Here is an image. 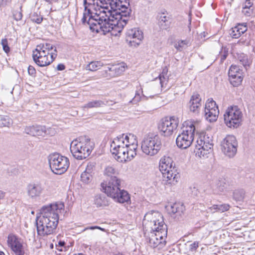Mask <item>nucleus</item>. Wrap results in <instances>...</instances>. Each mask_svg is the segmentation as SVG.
Listing matches in <instances>:
<instances>
[{
  "label": "nucleus",
  "instance_id": "obj_3",
  "mask_svg": "<svg viewBox=\"0 0 255 255\" xmlns=\"http://www.w3.org/2000/svg\"><path fill=\"white\" fill-rule=\"evenodd\" d=\"M92 145L90 139L81 137L73 140L70 144V151L73 157L78 160L88 157L91 153Z\"/></svg>",
  "mask_w": 255,
  "mask_h": 255
},
{
  "label": "nucleus",
  "instance_id": "obj_60",
  "mask_svg": "<svg viewBox=\"0 0 255 255\" xmlns=\"http://www.w3.org/2000/svg\"><path fill=\"white\" fill-rule=\"evenodd\" d=\"M28 73L30 76L35 77L36 75V70L34 67L30 65L28 67Z\"/></svg>",
  "mask_w": 255,
  "mask_h": 255
},
{
  "label": "nucleus",
  "instance_id": "obj_22",
  "mask_svg": "<svg viewBox=\"0 0 255 255\" xmlns=\"http://www.w3.org/2000/svg\"><path fill=\"white\" fill-rule=\"evenodd\" d=\"M248 29L246 24L245 23L238 24L237 26L232 28L230 32L231 36L233 38H238L244 34Z\"/></svg>",
  "mask_w": 255,
  "mask_h": 255
},
{
  "label": "nucleus",
  "instance_id": "obj_4",
  "mask_svg": "<svg viewBox=\"0 0 255 255\" xmlns=\"http://www.w3.org/2000/svg\"><path fill=\"white\" fill-rule=\"evenodd\" d=\"M172 159L169 157L161 158L159 162V170L162 174L163 177L166 179V184H174L177 182V174L175 164Z\"/></svg>",
  "mask_w": 255,
  "mask_h": 255
},
{
  "label": "nucleus",
  "instance_id": "obj_59",
  "mask_svg": "<svg viewBox=\"0 0 255 255\" xmlns=\"http://www.w3.org/2000/svg\"><path fill=\"white\" fill-rule=\"evenodd\" d=\"M253 3L251 0H245V1L243 3L242 7L244 8H253Z\"/></svg>",
  "mask_w": 255,
  "mask_h": 255
},
{
  "label": "nucleus",
  "instance_id": "obj_2",
  "mask_svg": "<svg viewBox=\"0 0 255 255\" xmlns=\"http://www.w3.org/2000/svg\"><path fill=\"white\" fill-rule=\"evenodd\" d=\"M111 15V14H110ZM114 14L109 16L106 14V12L103 9L101 15H97V19H95L92 23H91L90 29L92 31L97 33L102 32L105 35L113 30L121 32L127 24L129 16H121L122 15Z\"/></svg>",
  "mask_w": 255,
  "mask_h": 255
},
{
  "label": "nucleus",
  "instance_id": "obj_58",
  "mask_svg": "<svg viewBox=\"0 0 255 255\" xmlns=\"http://www.w3.org/2000/svg\"><path fill=\"white\" fill-rule=\"evenodd\" d=\"M116 141L114 139L113 141L111 144V151L113 152V151H115L118 148H120V145H118L117 143H116Z\"/></svg>",
  "mask_w": 255,
  "mask_h": 255
},
{
  "label": "nucleus",
  "instance_id": "obj_7",
  "mask_svg": "<svg viewBox=\"0 0 255 255\" xmlns=\"http://www.w3.org/2000/svg\"><path fill=\"white\" fill-rule=\"evenodd\" d=\"M242 117V113L238 106H230L224 115V122L229 128H237L241 125Z\"/></svg>",
  "mask_w": 255,
  "mask_h": 255
},
{
  "label": "nucleus",
  "instance_id": "obj_1",
  "mask_svg": "<svg viewBox=\"0 0 255 255\" xmlns=\"http://www.w3.org/2000/svg\"><path fill=\"white\" fill-rule=\"evenodd\" d=\"M63 208V204L57 203L41 208V215L37 216L35 220L38 235L44 236L55 232L59 221L58 214Z\"/></svg>",
  "mask_w": 255,
  "mask_h": 255
},
{
  "label": "nucleus",
  "instance_id": "obj_21",
  "mask_svg": "<svg viewBox=\"0 0 255 255\" xmlns=\"http://www.w3.org/2000/svg\"><path fill=\"white\" fill-rule=\"evenodd\" d=\"M116 194V197H112L115 201L122 204L131 203L130 195L124 189H120Z\"/></svg>",
  "mask_w": 255,
  "mask_h": 255
},
{
  "label": "nucleus",
  "instance_id": "obj_64",
  "mask_svg": "<svg viewBox=\"0 0 255 255\" xmlns=\"http://www.w3.org/2000/svg\"><path fill=\"white\" fill-rule=\"evenodd\" d=\"M99 228H100V226H90V227L85 228L84 229L83 231H86L87 230H93L95 229H100Z\"/></svg>",
  "mask_w": 255,
  "mask_h": 255
},
{
  "label": "nucleus",
  "instance_id": "obj_38",
  "mask_svg": "<svg viewBox=\"0 0 255 255\" xmlns=\"http://www.w3.org/2000/svg\"><path fill=\"white\" fill-rule=\"evenodd\" d=\"M168 73V69L167 67H165L163 70L161 74L158 76V78L160 80V83L161 84V87L163 86V83L166 81H167L168 78H167V74Z\"/></svg>",
  "mask_w": 255,
  "mask_h": 255
},
{
  "label": "nucleus",
  "instance_id": "obj_54",
  "mask_svg": "<svg viewBox=\"0 0 255 255\" xmlns=\"http://www.w3.org/2000/svg\"><path fill=\"white\" fill-rule=\"evenodd\" d=\"M95 163L94 162H89L88 163L85 171L92 173L95 168Z\"/></svg>",
  "mask_w": 255,
  "mask_h": 255
},
{
  "label": "nucleus",
  "instance_id": "obj_36",
  "mask_svg": "<svg viewBox=\"0 0 255 255\" xmlns=\"http://www.w3.org/2000/svg\"><path fill=\"white\" fill-rule=\"evenodd\" d=\"M31 20L37 24H40L43 20V17L40 15V13L34 12L30 16Z\"/></svg>",
  "mask_w": 255,
  "mask_h": 255
},
{
  "label": "nucleus",
  "instance_id": "obj_42",
  "mask_svg": "<svg viewBox=\"0 0 255 255\" xmlns=\"http://www.w3.org/2000/svg\"><path fill=\"white\" fill-rule=\"evenodd\" d=\"M35 51L37 52V57H42V56H49L50 55V53L48 52H47L45 50L43 49L41 45H39L37 46V48L35 49Z\"/></svg>",
  "mask_w": 255,
  "mask_h": 255
},
{
  "label": "nucleus",
  "instance_id": "obj_12",
  "mask_svg": "<svg viewBox=\"0 0 255 255\" xmlns=\"http://www.w3.org/2000/svg\"><path fill=\"white\" fill-rule=\"evenodd\" d=\"M7 243L8 247L10 248L15 255H26L21 239L15 235L9 234Z\"/></svg>",
  "mask_w": 255,
  "mask_h": 255
},
{
  "label": "nucleus",
  "instance_id": "obj_26",
  "mask_svg": "<svg viewBox=\"0 0 255 255\" xmlns=\"http://www.w3.org/2000/svg\"><path fill=\"white\" fill-rule=\"evenodd\" d=\"M219 114L218 108L211 110H205L206 119L210 122H213L217 120Z\"/></svg>",
  "mask_w": 255,
  "mask_h": 255
},
{
  "label": "nucleus",
  "instance_id": "obj_57",
  "mask_svg": "<svg viewBox=\"0 0 255 255\" xmlns=\"http://www.w3.org/2000/svg\"><path fill=\"white\" fill-rule=\"evenodd\" d=\"M140 99H141V97H140L139 94L138 93H136L134 97L130 101V102L132 103L133 104H135L140 101Z\"/></svg>",
  "mask_w": 255,
  "mask_h": 255
},
{
  "label": "nucleus",
  "instance_id": "obj_34",
  "mask_svg": "<svg viewBox=\"0 0 255 255\" xmlns=\"http://www.w3.org/2000/svg\"><path fill=\"white\" fill-rule=\"evenodd\" d=\"M229 55V48L226 46H222L219 52L218 56L220 57V63H223Z\"/></svg>",
  "mask_w": 255,
  "mask_h": 255
},
{
  "label": "nucleus",
  "instance_id": "obj_24",
  "mask_svg": "<svg viewBox=\"0 0 255 255\" xmlns=\"http://www.w3.org/2000/svg\"><path fill=\"white\" fill-rule=\"evenodd\" d=\"M185 210L183 204L180 202H176L171 205L169 212L173 215L176 214V216H181Z\"/></svg>",
  "mask_w": 255,
  "mask_h": 255
},
{
  "label": "nucleus",
  "instance_id": "obj_61",
  "mask_svg": "<svg viewBox=\"0 0 255 255\" xmlns=\"http://www.w3.org/2000/svg\"><path fill=\"white\" fill-rule=\"evenodd\" d=\"M125 148L126 149V150H124L123 152V157H120V162H127V159L126 158L127 153L128 152V150H127V148L125 146Z\"/></svg>",
  "mask_w": 255,
  "mask_h": 255
},
{
  "label": "nucleus",
  "instance_id": "obj_25",
  "mask_svg": "<svg viewBox=\"0 0 255 255\" xmlns=\"http://www.w3.org/2000/svg\"><path fill=\"white\" fill-rule=\"evenodd\" d=\"M230 207V206L228 204L213 205V206L208 207L207 212L215 213L216 212H224L228 211Z\"/></svg>",
  "mask_w": 255,
  "mask_h": 255
},
{
  "label": "nucleus",
  "instance_id": "obj_13",
  "mask_svg": "<svg viewBox=\"0 0 255 255\" xmlns=\"http://www.w3.org/2000/svg\"><path fill=\"white\" fill-rule=\"evenodd\" d=\"M229 80L234 87L240 85L243 79L242 70L236 65H232L228 72Z\"/></svg>",
  "mask_w": 255,
  "mask_h": 255
},
{
  "label": "nucleus",
  "instance_id": "obj_29",
  "mask_svg": "<svg viewBox=\"0 0 255 255\" xmlns=\"http://www.w3.org/2000/svg\"><path fill=\"white\" fill-rule=\"evenodd\" d=\"M235 57L246 68L249 67L251 62L249 60L248 56L243 53H237Z\"/></svg>",
  "mask_w": 255,
  "mask_h": 255
},
{
  "label": "nucleus",
  "instance_id": "obj_23",
  "mask_svg": "<svg viewBox=\"0 0 255 255\" xmlns=\"http://www.w3.org/2000/svg\"><path fill=\"white\" fill-rule=\"evenodd\" d=\"M94 204L97 208H104L109 205V202L105 195L100 194L94 197Z\"/></svg>",
  "mask_w": 255,
  "mask_h": 255
},
{
  "label": "nucleus",
  "instance_id": "obj_51",
  "mask_svg": "<svg viewBox=\"0 0 255 255\" xmlns=\"http://www.w3.org/2000/svg\"><path fill=\"white\" fill-rule=\"evenodd\" d=\"M253 8H244L242 7V13L247 16H251L253 13Z\"/></svg>",
  "mask_w": 255,
  "mask_h": 255
},
{
  "label": "nucleus",
  "instance_id": "obj_31",
  "mask_svg": "<svg viewBox=\"0 0 255 255\" xmlns=\"http://www.w3.org/2000/svg\"><path fill=\"white\" fill-rule=\"evenodd\" d=\"M245 194V192L242 189L235 190L233 192V199L236 202H243Z\"/></svg>",
  "mask_w": 255,
  "mask_h": 255
},
{
  "label": "nucleus",
  "instance_id": "obj_33",
  "mask_svg": "<svg viewBox=\"0 0 255 255\" xmlns=\"http://www.w3.org/2000/svg\"><path fill=\"white\" fill-rule=\"evenodd\" d=\"M12 124V120L7 116L0 115V127H9Z\"/></svg>",
  "mask_w": 255,
  "mask_h": 255
},
{
  "label": "nucleus",
  "instance_id": "obj_62",
  "mask_svg": "<svg viewBox=\"0 0 255 255\" xmlns=\"http://www.w3.org/2000/svg\"><path fill=\"white\" fill-rule=\"evenodd\" d=\"M66 243L63 241H59L58 244H56V249L59 251H62V247H64Z\"/></svg>",
  "mask_w": 255,
  "mask_h": 255
},
{
  "label": "nucleus",
  "instance_id": "obj_9",
  "mask_svg": "<svg viewBox=\"0 0 255 255\" xmlns=\"http://www.w3.org/2000/svg\"><path fill=\"white\" fill-rule=\"evenodd\" d=\"M121 180L117 176H112L108 178L107 181L101 184L102 190L108 196L115 197L117 196L116 193L121 189Z\"/></svg>",
  "mask_w": 255,
  "mask_h": 255
},
{
  "label": "nucleus",
  "instance_id": "obj_5",
  "mask_svg": "<svg viewBox=\"0 0 255 255\" xmlns=\"http://www.w3.org/2000/svg\"><path fill=\"white\" fill-rule=\"evenodd\" d=\"M48 160L52 171L55 174L64 173L69 167V159L58 153L50 154L48 157Z\"/></svg>",
  "mask_w": 255,
  "mask_h": 255
},
{
  "label": "nucleus",
  "instance_id": "obj_52",
  "mask_svg": "<svg viewBox=\"0 0 255 255\" xmlns=\"http://www.w3.org/2000/svg\"><path fill=\"white\" fill-rule=\"evenodd\" d=\"M121 135H123L124 140L125 141V143H128L129 140L135 141V138L134 137L133 135L129 134V135L122 134Z\"/></svg>",
  "mask_w": 255,
  "mask_h": 255
},
{
  "label": "nucleus",
  "instance_id": "obj_44",
  "mask_svg": "<svg viewBox=\"0 0 255 255\" xmlns=\"http://www.w3.org/2000/svg\"><path fill=\"white\" fill-rule=\"evenodd\" d=\"M188 41L186 40H180L175 44L174 47L178 51H181L184 48L185 46L188 44Z\"/></svg>",
  "mask_w": 255,
  "mask_h": 255
},
{
  "label": "nucleus",
  "instance_id": "obj_49",
  "mask_svg": "<svg viewBox=\"0 0 255 255\" xmlns=\"http://www.w3.org/2000/svg\"><path fill=\"white\" fill-rule=\"evenodd\" d=\"M116 140V143H117L118 145H120V147L121 146H125V141L124 140L123 138V135H119L116 138H114Z\"/></svg>",
  "mask_w": 255,
  "mask_h": 255
},
{
  "label": "nucleus",
  "instance_id": "obj_19",
  "mask_svg": "<svg viewBox=\"0 0 255 255\" xmlns=\"http://www.w3.org/2000/svg\"><path fill=\"white\" fill-rule=\"evenodd\" d=\"M117 9L119 10L115 12V14L122 15L121 16L131 17L132 10L129 3H123L115 2Z\"/></svg>",
  "mask_w": 255,
  "mask_h": 255
},
{
  "label": "nucleus",
  "instance_id": "obj_63",
  "mask_svg": "<svg viewBox=\"0 0 255 255\" xmlns=\"http://www.w3.org/2000/svg\"><path fill=\"white\" fill-rule=\"evenodd\" d=\"M65 69V66L63 64H59L57 66V69L58 71H63Z\"/></svg>",
  "mask_w": 255,
  "mask_h": 255
},
{
  "label": "nucleus",
  "instance_id": "obj_35",
  "mask_svg": "<svg viewBox=\"0 0 255 255\" xmlns=\"http://www.w3.org/2000/svg\"><path fill=\"white\" fill-rule=\"evenodd\" d=\"M201 107V106H199L196 104L195 103H194V101H193L191 99L189 103H188V107L190 111L194 113L196 115L198 114L199 113Z\"/></svg>",
  "mask_w": 255,
  "mask_h": 255
},
{
  "label": "nucleus",
  "instance_id": "obj_39",
  "mask_svg": "<svg viewBox=\"0 0 255 255\" xmlns=\"http://www.w3.org/2000/svg\"><path fill=\"white\" fill-rule=\"evenodd\" d=\"M92 175L90 173L84 171L81 174V180L82 182L85 183H88L92 181Z\"/></svg>",
  "mask_w": 255,
  "mask_h": 255
},
{
  "label": "nucleus",
  "instance_id": "obj_14",
  "mask_svg": "<svg viewBox=\"0 0 255 255\" xmlns=\"http://www.w3.org/2000/svg\"><path fill=\"white\" fill-rule=\"evenodd\" d=\"M186 133L181 132L176 139V143L178 148L181 149H186L192 144L194 136L191 130L186 131Z\"/></svg>",
  "mask_w": 255,
  "mask_h": 255
},
{
  "label": "nucleus",
  "instance_id": "obj_50",
  "mask_svg": "<svg viewBox=\"0 0 255 255\" xmlns=\"http://www.w3.org/2000/svg\"><path fill=\"white\" fill-rule=\"evenodd\" d=\"M136 155V151L134 150H128L127 153L126 158L128 161H130L132 160L135 156Z\"/></svg>",
  "mask_w": 255,
  "mask_h": 255
},
{
  "label": "nucleus",
  "instance_id": "obj_37",
  "mask_svg": "<svg viewBox=\"0 0 255 255\" xmlns=\"http://www.w3.org/2000/svg\"><path fill=\"white\" fill-rule=\"evenodd\" d=\"M102 66L100 61H93L87 66V69L92 71H96Z\"/></svg>",
  "mask_w": 255,
  "mask_h": 255
},
{
  "label": "nucleus",
  "instance_id": "obj_30",
  "mask_svg": "<svg viewBox=\"0 0 255 255\" xmlns=\"http://www.w3.org/2000/svg\"><path fill=\"white\" fill-rule=\"evenodd\" d=\"M163 13L159 17V25L161 29H167L170 25L169 17L164 15Z\"/></svg>",
  "mask_w": 255,
  "mask_h": 255
},
{
  "label": "nucleus",
  "instance_id": "obj_11",
  "mask_svg": "<svg viewBox=\"0 0 255 255\" xmlns=\"http://www.w3.org/2000/svg\"><path fill=\"white\" fill-rule=\"evenodd\" d=\"M206 140V137L205 135H200L198 138L195 145V149L194 152H196V154L199 156H203L209 153V150H211L213 146V143L211 139L209 137Z\"/></svg>",
  "mask_w": 255,
  "mask_h": 255
},
{
  "label": "nucleus",
  "instance_id": "obj_46",
  "mask_svg": "<svg viewBox=\"0 0 255 255\" xmlns=\"http://www.w3.org/2000/svg\"><path fill=\"white\" fill-rule=\"evenodd\" d=\"M13 16L14 19L16 21H18V20H20L21 19V18L22 17L21 7H20V10H15L13 11Z\"/></svg>",
  "mask_w": 255,
  "mask_h": 255
},
{
  "label": "nucleus",
  "instance_id": "obj_32",
  "mask_svg": "<svg viewBox=\"0 0 255 255\" xmlns=\"http://www.w3.org/2000/svg\"><path fill=\"white\" fill-rule=\"evenodd\" d=\"M183 126L184 128H185V129L183 130L182 132L186 133V131H187L188 130V131H189L191 130V132H192L193 136L194 137V133L196 129L194 122L192 121H185L183 124Z\"/></svg>",
  "mask_w": 255,
  "mask_h": 255
},
{
  "label": "nucleus",
  "instance_id": "obj_47",
  "mask_svg": "<svg viewBox=\"0 0 255 255\" xmlns=\"http://www.w3.org/2000/svg\"><path fill=\"white\" fill-rule=\"evenodd\" d=\"M125 147L127 148L128 150L136 151L137 148V142L134 140L131 144L126 143Z\"/></svg>",
  "mask_w": 255,
  "mask_h": 255
},
{
  "label": "nucleus",
  "instance_id": "obj_56",
  "mask_svg": "<svg viewBox=\"0 0 255 255\" xmlns=\"http://www.w3.org/2000/svg\"><path fill=\"white\" fill-rule=\"evenodd\" d=\"M156 237H158V236H156ZM155 238L156 239V241H155V240H154V238H150V239H149L150 244H153V246L154 248L156 247L158 244L161 243V241H160L161 239H160V240L159 241L158 237H156Z\"/></svg>",
  "mask_w": 255,
  "mask_h": 255
},
{
  "label": "nucleus",
  "instance_id": "obj_10",
  "mask_svg": "<svg viewBox=\"0 0 255 255\" xmlns=\"http://www.w3.org/2000/svg\"><path fill=\"white\" fill-rule=\"evenodd\" d=\"M238 142L234 135H228L221 142V149L227 156L233 157L237 151Z\"/></svg>",
  "mask_w": 255,
  "mask_h": 255
},
{
  "label": "nucleus",
  "instance_id": "obj_28",
  "mask_svg": "<svg viewBox=\"0 0 255 255\" xmlns=\"http://www.w3.org/2000/svg\"><path fill=\"white\" fill-rule=\"evenodd\" d=\"M106 104L104 102V101L102 100H95L88 102L87 104H85L83 106L82 108L84 109H91L94 108H99L103 107V106L106 105Z\"/></svg>",
  "mask_w": 255,
  "mask_h": 255
},
{
  "label": "nucleus",
  "instance_id": "obj_43",
  "mask_svg": "<svg viewBox=\"0 0 255 255\" xmlns=\"http://www.w3.org/2000/svg\"><path fill=\"white\" fill-rule=\"evenodd\" d=\"M124 150H126L125 146H121L118 148L115 151H113L112 154L115 155V158L120 162V157H123V152Z\"/></svg>",
  "mask_w": 255,
  "mask_h": 255
},
{
  "label": "nucleus",
  "instance_id": "obj_16",
  "mask_svg": "<svg viewBox=\"0 0 255 255\" xmlns=\"http://www.w3.org/2000/svg\"><path fill=\"white\" fill-rule=\"evenodd\" d=\"M43 190L42 184L38 182L30 183L26 187L27 195L32 199L40 196Z\"/></svg>",
  "mask_w": 255,
  "mask_h": 255
},
{
  "label": "nucleus",
  "instance_id": "obj_48",
  "mask_svg": "<svg viewBox=\"0 0 255 255\" xmlns=\"http://www.w3.org/2000/svg\"><path fill=\"white\" fill-rule=\"evenodd\" d=\"M191 99L194 101L196 104L201 106V99L200 96L198 94H194L191 97Z\"/></svg>",
  "mask_w": 255,
  "mask_h": 255
},
{
  "label": "nucleus",
  "instance_id": "obj_45",
  "mask_svg": "<svg viewBox=\"0 0 255 255\" xmlns=\"http://www.w3.org/2000/svg\"><path fill=\"white\" fill-rule=\"evenodd\" d=\"M1 44L2 46V49L6 53H8L10 51V47L8 45V41L6 38L2 39Z\"/></svg>",
  "mask_w": 255,
  "mask_h": 255
},
{
  "label": "nucleus",
  "instance_id": "obj_18",
  "mask_svg": "<svg viewBox=\"0 0 255 255\" xmlns=\"http://www.w3.org/2000/svg\"><path fill=\"white\" fill-rule=\"evenodd\" d=\"M25 132L32 136H44L47 134L46 127L39 125L26 127L25 128Z\"/></svg>",
  "mask_w": 255,
  "mask_h": 255
},
{
  "label": "nucleus",
  "instance_id": "obj_8",
  "mask_svg": "<svg viewBox=\"0 0 255 255\" xmlns=\"http://www.w3.org/2000/svg\"><path fill=\"white\" fill-rule=\"evenodd\" d=\"M179 124L178 118L173 116L162 119L158 124V129L161 134L164 136L171 135Z\"/></svg>",
  "mask_w": 255,
  "mask_h": 255
},
{
  "label": "nucleus",
  "instance_id": "obj_17",
  "mask_svg": "<svg viewBox=\"0 0 255 255\" xmlns=\"http://www.w3.org/2000/svg\"><path fill=\"white\" fill-rule=\"evenodd\" d=\"M154 223L153 226L151 227V229L153 231L156 232L158 234H155V236H158L160 239H163V237H166L167 234V225L164 223L163 220L162 219L161 221L159 220L153 221Z\"/></svg>",
  "mask_w": 255,
  "mask_h": 255
},
{
  "label": "nucleus",
  "instance_id": "obj_40",
  "mask_svg": "<svg viewBox=\"0 0 255 255\" xmlns=\"http://www.w3.org/2000/svg\"><path fill=\"white\" fill-rule=\"evenodd\" d=\"M218 108L216 103L213 99H208L205 104V110H211Z\"/></svg>",
  "mask_w": 255,
  "mask_h": 255
},
{
  "label": "nucleus",
  "instance_id": "obj_27",
  "mask_svg": "<svg viewBox=\"0 0 255 255\" xmlns=\"http://www.w3.org/2000/svg\"><path fill=\"white\" fill-rule=\"evenodd\" d=\"M233 186V184H231V183L229 182V179L226 178H221L218 183V187L220 191L230 190L232 189L231 186Z\"/></svg>",
  "mask_w": 255,
  "mask_h": 255
},
{
  "label": "nucleus",
  "instance_id": "obj_41",
  "mask_svg": "<svg viewBox=\"0 0 255 255\" xmlns=\"http://www.w3.org/2000/svg\"><path fill=\"white\" fill-rule=\"evenodd\" d=\"M105 174L109 177L112 176H116V175L118 174V171L112 166H108L105 170Z\"/></svg>",
  "mask_w": 255,
  "mask_h": 255
},
{
  "label": "nucleus",
  "instance_id": "obj_15",
  "mask_svg": "<svg viewBox=\"0 0 255 255\" xmlns=\"http://www.w3.org/2000/svg\"><path fill=\"white\" fill-rule=\"evenodd\" d=\"M57 51L56 48L54 49L53 52L50 53V56H42V57H37V54L33 53L32 54L33 60L34 62L40 67H44L50 65L55 59L57 55Z\"/></svg>",
  "mask_w": 255,
  "mask_h": 255
},
{
  "label": "nucleus",
  "instance_id": "obj_55",
  "mask_svg": "<svg viewBox=\"0 0 255 255\" xmlns=\"http://www.w3.org/2000/svg\"><path fill=\"white\" fill-rule=\"evenodd\" d=\"M199 247V242L195 241L189 246V251L191 252H195Z\"/></svg>",
  "mask_w": 255,
  "mask_h": 255
},
{
  "label": "nucleus",
  "instance_id": "obj_6",
  "mask_svg": "<svg viewBox=\"0 0 255 255\" xmlns=\"http://www.w3.org/2000/svg\"><path fill=\"white\" fill-rule=\"evenodd\" d=\"M162 144L160 136L154 133L148 134L144 138L141 143V149L146 155L153 156L157 154L161 148Z\"/></svg>",
  "mask_w": 255,
  "mask_h": 255
},
{
  "label": "nucleus",
  "instance_id": "obj_20",
  "mask_svg": "<svg viewBox=\"0 0 255 255\" xmlns=\"http://www.w3.org/2000/svg\"><path fill=\"white\" fill-rule=\"evenodd\" d=\"M127 35L128 37L130 38H136L137 41H130L129 43L131 46H136V45H138L140 43L141 40L143 39V35L141 31L136 29V28L132 29L129 30L128 33Z\"/></svg>",
  "mask_w": 255,
  "mask_h": 255
},
{
  "label": "nucleus",
  "instance_id": "obj_53",
  "mask_svg": "<svg viewBox=\"0 0 255 255\" xmlns=\"http://www.w3.org/2000/svg\"><path fill=\"white\" fill-rule=\"evenodd\" d=\"M41 47L46 51L47 50V52H49V51L52 50L54 48H56L52 44L48 43L43 44Z\"/></svg>",
  "mask_w": 255,
  "mask_h": 255
}]
</instances>
